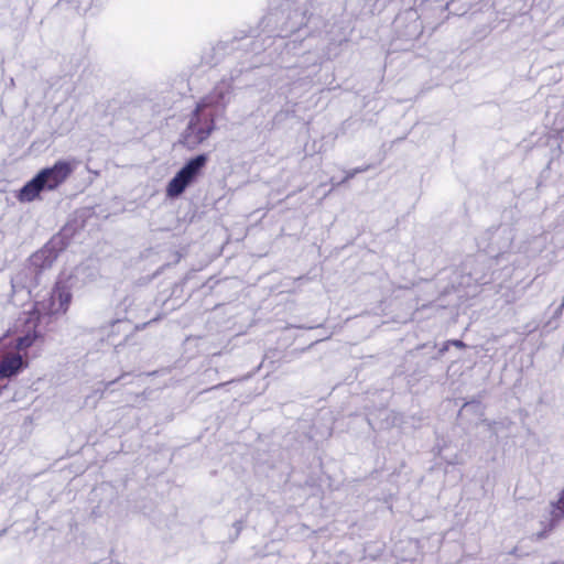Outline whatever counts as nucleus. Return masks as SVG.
Wrapping results in <instances>:
<instances>
[{"label":"nucleus","mask_w":564,"mask_h":564,"mask_svg":"<svg viewBox=\"0 0 564 564\" xmlns=\"http://www.w3.org/2000/svg\"><path fill=\"white\" fill-rule=\"evenodd\" d=\"M562 519H564V490L562 491L557 502L553 505L552 519L547 529H544L543 531L539 532L538 539L545 538L547 533L551 532L556 525V523Z\"/></svg>","instance_id":"423d86ee"},{"label":"nucleus","mask_w":564,"mask_h":564,"mask_svg":"<svg viewBox=\"0 0 564 564\" xmlns=\"http://www.w3.org/2000/svg\"><path fill=\"white\" fill-rule=\"evenodd\" d=\"M75 165L72 162L59 160L53 166L42 169L17 194L21 203H30L40 197L42 191H55L73 174Z\"/></svg>","instance_id":"f257e3e1"},{"label":"nucleus","mask_w":564,"mask_h":564,"mask_svg":"<svg viewBox=\"0 0 564 564\" xmlns=\"http://www.w3.org/2000/svg\"><path fill=\"white\" fill-rule=\"evenodd\" d=\"M26 362L18 352H8L0 360V378H10L17 375Z\"/></svg>","instance_id":"39448f33"},{"label":"nucleus","mask_w":564,"mask_h":564,"mask_svg":"<svg viewBox=\"0 0 564 564\" xmlns=\"http://www.w3.org/2000/svg\"><path fill=\"white\" fill-rule=\"evenodd\" d=\"M447 344H451L452 346L459 348V349L466 348V344L459 339L447 340Z\"/></svg>","instance_id":"6e6552de"},{"label":"nucleus","mask_w":564,"mask_h":564,"mask_svg":"<svg viewBox=\"0 0 564 564\" xmlns=\"http://www.w3.org/2000/svg\"><path fill=\"white\" fill-rule=\"evenodd\" d=\"M207 161L208 156L206 154L196 155L187 161L166 185V195L172 198L180 196L202 173Z\"/></svg>","instance_id":"20e7f679"},{"label":"nucleus","mask_w":564,"mask_h":564,"mask_svg":"<svg viewBox=\"0 0 564 564\" xmlns=\"http://www.w3.org/2000/svg\"><path fill=\"white\" fill-rule=\"evenodd\" d=\"M205 99L197 102L186 129L181 135V143L187 149H195L206 141L216 128L215 115L208 111Z\"/></svg>","instance_id":"f03ea898"},{"label":"nucleus","mask_w":564,"mask_h":564,"mask_svg":"<svg viewBox=\"0 0 564 564\" xmlns=\"http://www.w3.org/2000/svg\"><path fill=\"white\" fill-rule=\"evenodd\" d=\"M449 345H451V344H447V341H446V343H445V345H444L443 350H447Z\"/></svg>","instance_id":"1a4fd4ad"},{"label":"nucleus","mask_w":564,"mask_h":564,"mask_svg":"<svg viewBox=\"0 0 564 564\" xmlns=\"http://www.w3.org/2000/svg\"><path fill=\"white\" fill-rule=\"evenodd\" d=\"M70 286L66 281H57L50 295L36 303V311L41 316H59L67 313L72 303Z\"/></svg>","instance_id":"7ed1b4c3"},{"label":"nucleus","mask_w":564,"mask_h":564,"mask_svg":"<svg viewBox=\"0 0 564 564\" xmlns=\"http://www.w3.org/2000/svg\"><path fill=\"white\" fill-rule=\"evenodd\" d=\"M39 338V333L33 329L32 332L26 333L24 336H20L15 340V348L18 350H25L30 348L35 340Z\"/></svg>","instance_id":"0eeeda50"}]
</instances>
